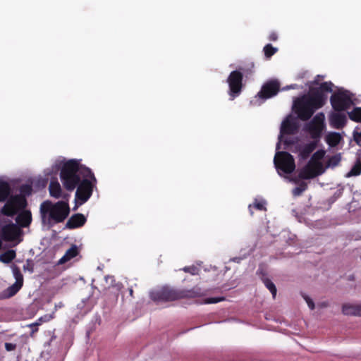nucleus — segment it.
I'll use <instances>...</instances> for the list:
<instances>
[{"instance_id": "0eeeda50", "label": "nucleus", "mask_w": 361, "mask_h": 361, "mask_svg": "<svg viewBox=\"0 0 361 361\" xmlns=\"http://www.w3.org/2000/svg\"><path fill=\"white\" fill-rule=\"evenodd\" d=\"M332 108L336 111H345L359 103L355 94L343 87L338 88L330 98Z\"/></svg>"}, {"instance_id": "4be33fe9", "label": "nucleus", "mask_w": 361, "mask_h": 361, "mask_svg": "<svg viewBox=\"0 0 361 361\" xmlns=\"http://www.w3.org/2000/svg\"><path fill=\"white\" fill-rule=\"evenodd\" d=\"M11 188L8 183L0 180V202H5L10 196Z\"/></svg>"}, {"instance_id": "a19ab883", "label": "nucleus", "mask_w": 361, "mask_h": 361, "mask_svg": "<svg viewBox=\"0 0 361 361\" xmlns=\"http://www.w3.org/2000/svg\"><path fill=\"white\" fill-rule=\"evenodd\" d=\"M5 348L7 351H12L16 348V345L15 343H6Z\"/></svg>"}, {"instance_id": "7c9ffc66", "label": "nucleus", "mask_w": 361, "mask_h": 361, "mask_svg": "<svg viewBox=\"0 0 361 361\" xmlns=\"http://www.w3.org/2000/svg\"><path fill=\"white\" fill-rule=\"evenodd\" d=\"M20 194L17 195H23L25 198L27 196H30L32 192V187L30 184H23L20 187Z\"/></svg>"}, {"instance_id": "bb28decb", "label": "nucleus", "mask_w": 361, "mask_h": 361, "mask_svg": "<svg viewBox=\"0 0 361 361\" xmlns=\"http://www.w3.org/2000/svg\"><path fill=\"white\" fill-rule=\"evenodd\" d=\"M350 120L361 122V107H355L351 111H348Z\"/></svg>"}, {"instance_id": "f704fd0d", "label": "nucleus", "mask_w": 361, "mask_h": 361, "mask_svg": "<svg viewBox=\"0 0 361 361\" xmlns=\"http://www.w3.org/2000/svg\"><path fill=\"white\" fill-rule=\"evenodd\" d=\"M301 295H302V297L303 298V299L307 302L309 308L312 310H314V303L313 300L305 293H302Z\"/></svg>"}, {"instance_id": "4468645a", "label": "nucleus", "mask_w": 361, "mask_h": 361, "mask_svg": "<svg viewBox=\"0 0 361 361\" xmlns=\"http://www.w3.org/2000/svg\"><path fill=\"white\" fill-rule=\"evenodd\" d=\"M318 144L317 140L298 143L295 137V153H298L300 161H305L317 148Z\"/></svg>"}, {"instance_id": "f03ea898", "label": "nucleus", "mask_w": 361, "mask_h": 361, "mask_svg": "<svg viewBox=\"0 0 361 361\" xmlns=\"http://www.w3.org/2000/svg\"><path fill=\"white\" fill-rule=\"evenodd\" d=\"M90 174V168L81 164L79 160L71 159L63 164L60 178L64 188L68 191H73L82 179Z\"/></svg>"}, {"instance_id": "b1692460", "label": "nucleus", "mask_w": 361, "mask_h": 361, "mask_svg": "<svg viewBox=\"0 0 361 361\" xmlns=\"http://www.w3.org/2000/svg\"><path fill=\"white\" fill-rule=\"evenodd\" d=\"M53 318V316L51 314H46L44 317H39L36 322L30 324L29 327H35V329H32V331L30 334L31 336H33V334L38 331V326L41 325L43 322H47L50 321Z\"/></svg>"}, {"instance_id": "ea45409f", "label": "nucleus", "mask_w": 361, "mask_h": 361, "mask_svg": "<svg viewBox=\"0 0 361 361\" xmlns=\"http://www.w3.org/2000/svg\"><path fill=\"white\" fill-rule=\"evenodd\" d=\"M342 194V191L341 190H338L332 197H330L329 201L331 202H334Z\"/></svg>"}, {"instance_id": "412c9836", "label": "nucleus", "mask_w": 361, "mask_h": 361, "mask_svg": "<svg viewBox=\"0 0 361 361\" xmlns=\"http://www.w3.org/2000/svg\"><path fill=\"white\" fill-rule=\"evenodd\" d=\"M342 137L339 133L329 132L325 137L326 142L331 147L337 146Z\"/></svg>"}, {"instance_id": "7ed1b4c3", "label": "nucleus", "mask_w": 361, "mask_h": 361, "mask_svg": "<svg viewBox=\"0 0 361 361\" xmlns=\"http://www.w3.org/2000/svg\"><path fill=\"white\" fill-rule=\"evenodd\" d=\"M201 295L202 290L198 287L180 290L169 286H162L149 293L150 298L157 303L172 302L183 298H193Z\"/></svg>"}, {"instance_id": "2f4dec72", "label": "nucleus", "mask_w": 361, "mask_h": 361, "mask_svg": "<svg viewBox=\"0 0 361 361\" xmlns=\"http://www.w3.org/2000/svg\"><path fill=\"white\" fill-rule=\"evenodd\" d=\"M265 202L264 201H257L255 200V202L253 203V205L250 204L249 205V210L251 215H253V211L252 209V207H253L257 210L260 211H266L267 209L265 207Z\"/></svg>"}, {"instance_id": "c03bdc74", "label": "nucleus", "mask_w": 361, "mask_h": 361, "mask_svg": "<svg viewBox=\"0 0 361 361\" xmlns=\"http://www.w3.org/2000/svg\"><path fill=\"white\" fill-rule=\"evenodd\" d=\"M324 76V75H317L316 76V78H314V80H317V85H319V86L320 85V84H319V80H320V78H323ZM314 85H316V84H313L312 85V87H314Z\"/></svg>"}, {"instance_id": "58836bf2", "label": "nucleus", "mask_w": 361, "mask_h": 361, "mask_svg": "<svg viewBox=\"0 0 361 361\" xmlns=\"http://www.w3.org/2000/svg\"><path fill=\"white\" fill-rule=\"evenodd\" d=\"M224 298H209L206 300V302L207 303H216V302H219L220 301H222L224 300Z\"/></svg>"}, {"instance_id": "9b49d317", "label": "nucleus", "mask_w": 361, "mask_h": 361, "mask_svg": "<svg viewBox=\"0 0 361 361\" xmlns=\"http://www.w3.org/2000/svg\"><path fill=\"white\" fill-rule=\"evenodd\" d=\"M293 88V85H288L286 87L281 89L280 82L276 79H271L265 82L260 91L256 95V97L264 101L276 96L280 90Z\"/></svg>"}, {"instance_id": "20e7f679", "label": "nucleus", "mask_w": 361, "mask_h": 361, "mask_svg": "<svg viewBox=\"0 0 361 361\" xmlns=\"http://www.w3.org/2000/svg\"><path fill=\"white\" fill-rule=\"evenodd\" d=\"M70 213L69 205L64 201H59L53 204L51 201L43 202L40 205V214L42 221H45L47 214H49L48 224H58L64 221Z\"/></svg>"}, {"instance_id": "6e6552de", "label": "nucleus", "mask_w": 361, "mask_h": 361, "mask_svg": "<svg viewBox=\"0 0 361 361\" xmlns=\"http://www.w3.org/2000/svg\"><path fill=\"white\" fill-rule=\"evenodd\" d=\"M97 182L93 172L90 170V174L82 179L75 188V200L76 203L82 205L90 198Z\"/></svg>"}, {"instance_id": "79ce46f5", "label": "nucleus", "mask_w": 361, "mask_h": 361, "mask_svg": "<svg viewBox=\"0 0 361 361\" xmlns=\"http://www.w3.org/2000/svg\"><path fill=\"white\" fill-rule=\"evenodd\" d=\"M257 274L259 275L261 280L263 281V278L267 277L266 272L262 269H259L257 271Z\"/></svg>"}, {"instance_id": "f257e3e1", "label": "nucleus", "mask_w": 361, "mask_h": 361, "mask_svg": "<svg viewBox=\"0 0 361 361\" xmlns=\"http://www.w3.org/2000/svg\"><path fill=\"white\" fill-rule=\"evenodd\" d=\"M317 83V80L305 81V85L308 90L295 97V115L302 121L310 119L318 109L322 108L326 103L328 93L333 92L334 84L331 81L312 87Z\"/></svg>"}, {"instance_id": "9d476101", "label": "nucleus", "mask_w": 361, "mask_h": 361, "mask_svg": "<svg viewBox=\"0 0 361 361\" xmlns=\"http://www.w3.org/2000/svg\"><path fill=\"white\" fill-rule=\"evenodd\" d=\"M27 207V199L23 195H11L6 200L1 212L4 216L13 217Z\"/></svg>"}, {"instance_id": "393cba45", "label": "nucleus", "mask_w": 361, "mask_h": 361, "mask_svg": "<svg viewBox=\"0 0 361 361\" xmlns=\"http://www.w3.org/2000/svg\"><path fill=\"white\" fill-rule=\"evenodd\" d=\"M16 257V251L13 250H8L0 255V262L8 264L11 262Z\"/></svg>"}, {"instance_id": "37998d69", "label": "nucleus", "mask_w": 361, "mask_h": 361, "mask_svg": "<svg viewBox=\"0 0 361 361\" xmlns=\"http://www.w3.org/2000/svg\"><path fill=\"white\" fill-rule=\"evenodd\" d=\"M268 39L270 41H276L278 39V35L276 32H271L269 35Z\"/></svg>"}, {"instance_id": "c9c22d12", "label": "nucleus", "mask_w": 361, "mask_h": 361, "mask_svg": "<svg viewBox=\"0 0 361 361\" xmlns=\"http://www.w3.org/2000/svg\"><path fill=\"white\" fill-rule=\"evenodd\" d=\"M23 269L29 271L30 273L34 271V264L31 259H27L25 264L23 265Z\"/></svg>"}, {"instance_id": "f3484780", "label": "nucleus", "mask_w": 361, "mask_h": 361, "mask_svg": "<svg viewBox=\"0 0 361 361\" xmlns=\"http://www.w3.org/2000/svg\"><path fill=\"white\" fill-rule=\"evenodd\" d=\"M87 219L85 216L80 213L72 215L66 224V228L68 229H75L85 225Z\"/></svg>"}, {"instance_id": "aec40b11", "label": "nucleus", "mask_w": 361, "mask_h": 361, "mask_svg": "<svg viewBox=\"0 0 361 361\" xmlns=\"http://www.w3.org/2000/svg\"><path fill=\"white\" fill-rule=\"evenodd\" d=\"M49 194L54 198H60L61 197V187L57 180H51L49 185Z\"/></svg>"}, {"instance_id": "c85d7f7f", "label": "nucleus", "mask_w": 361, "mask_h": 361, "mask_svg": "<svg viewBox=\"0 0 361 361\" xmlns=\"http://www.w3.org/2000/svg\"><path fill=\"white\" fill-rule=\"evenodd\" d=\"M307 185L304 181H298L295 178V196L300 195L307 189Z\"/></svg>"}, {"instance_id": "09e8293b", "label": "nucleus", "mask_w": 361, "mask_h": 361, "mask_svg": "<svg viewBox=\"0 0 361 361\" xmlns=\"http://www.w3.org/2000/svg\"><path fill=\"white\" fill-rule=\"evenodd\" d=\"M30 328H31V329H32V331H31V332H32V329H35V327H30Z\"/></svg>"}, {"instance_id": "c756f323", "label": "nucleus", "mask_w": 361, "mask_h": 361, "mask_svg": "<svg viewBox=\"0 0 361 361\" xmlns=\"http://www.w3.org/2000/svg\"><path fill=\"white\" fill-rule=\"evenodd\" d=\"M278 51V49L274 47L271 44H266L263 48L264 56L267 59H270Z\"/></svg>"}, {"instance_id": "2eb2a0df", "label": "nucleus", "mask_w": 361, "mask_h": 361, "mask_svg": "<svg viewBox=\"0 0 361 361\" xmlns=\"http://www.w3.org/2000/svg\"><path fill=\"white\" fill-rule=\"evenodd\" d=\"M22 233L21 228L12 222L3 226L1 229V237L5 241L15 240Z\"/></svg>"}, {"instance_id": "49530a36", "label": "nucleus", "mask_w": 361, "mask_h": 361, "mask_svg": "<svg viewBox=\"0 0 361 361\" xmlns=\"http://www.w3.org/2000/svg\"><path fill=\"white\" fill-rule=\"evenodd\" d=\"M294 129H295V133H296V131L298 130V126L297 125L296 123V121H295V127H294Z\"/></svg>"}, {"instance_id": "a18cd8bd", "label": "nucleus", "mask_w": 361, "mask_h": 361, "mask_svg": "<svg viewBox=\"0 0 361 361\" xmlns=\"http://www.w3.org/2000/svg\"><path fill=\"white\" fill-rule=\"evenodd\" d=\"M305 74H307V72H305V73H302V74H299V75H298V78H303V77H304V75H305Z\"/></svg>"}, {"instance_id": "72a5a7b5", "label": "nucleus", "mask_w": 361, "mask_h": 361, "mask_svg": "<svg viewBox=\"0 0 361 361\" xmlns=\"http://www.w3.org/2000/svg\"><path fill=\"white\" fill-rule=\"evenodd\" d=\"M325 155V151L323 149H319L316 151L311 157V161H317L322 159Z\"/></svg>"}, {"instance_id": "a211bd4d", "label": "nucleus", "mask_w": 361, "mask_h": 361, "mask_svg": "<svg viewBox=\"0 0 361 361\" xmlns=\"http://www.w3.org/2000/svg\"><path fill=\"white\" fill-rule=\"evenodd\" d=\"M329 121L331 126L336 129L343 128L347 122V116L343 113L336 112L330 115Z\"/></svg>"}, {"instance_id": "cd10ccee", "label": "nucleus", "mask_w": 361, "mask_h": 361, "mask_svg": "<svg viewBox=\"0 0 361 361\" xmlns=\"http://www.w3.org/2000/svg\"><path fill=\"white\" fill-rule=\"evenodd\" d=\"M263 283L267 288L271 292L274 298H275L277 293V289L274 283L267 277L263 278Z\"/></svg>"}, {"instance_id": "39448f33", "label": "nucleus", "mask_w": 361, "mask_h": 361, "mask_svg": "<svg viewBox=\"0 0 361 361\" xmlns=\"http://www.w3.org/2000/svg\"><path fill=\"white\" fill-rule=\"evenodd\" d=\"M276 149L293 152V102L291 105L290 112L281 124Z\"/></svg>"}, {"instance_id": "6ab92c4d", "label": "nucleus", "mask_w": 361, "mask_h": 361, "mask_svg": "<svg viewBox=\"0 0 361 361\" xmlns=\"http://www.w3.org/2000/svg\"><path fill=\"white\" fill-rule=\"evenodd\" d=\"M342 312L348 316L361 317V305L344 304L342 307Z\"/></svg>"}, {"instance_id": "e433bc0d", "label": "nucleus", "mask_w": 361, "mask_h": 361, "mask_svg": "<svg viewBox=\"0 0 361 361\" xmlns=\"http://www.w3.org/2000/svg\"><path fill=\"white\" fill-rule=\"evenodd\" d=\"M353 137L355 141L360 145L361 142V129L360 131H358V128H356L353 131Z\"/></svg>"}, {"instance_id": "4c0bfd02", "label": "nucleus", "mask_w": 361, "mask_h": 361, "mask_svg": "<svg viewBox=\"0 0 361 361\" xmlns=\"http://www.w3.org/2000/svg\"><path fill=\"white\" fill-rule=\"evenodd\" d=\"M183 271L187 273H190L192 275H195L197 274V268L195 266L191 267H185L183 268Z\"/></svg>"}, {"instance_id": "de8ad7c7", "label": "nucleus", "mask_w": 361, "mask_h": 361, "mask_svg": "<svg viewBox=\"0 0 361 361\" xmlns=\"http://www.w3.org/2000/svg\"><path fill=\"white\" fill-rule=\"evenodd\" d=\"M294 88H295V89H297V88H298V85H297L296 84H295Z\"/></svg>"}, {"instance_id": "dca6fc26", "label": "nucleus", "mask_w": 361, "mask_h": 361, "mask_svg": "<svg viewBox=\"0 0 361 361\" xmlns=\"http://www.w3.org/2000/svg\"><path fill=\"white\" fill-rule=\"evenodd\" d=\"M16 218V225L21 228L29 227L32 221L31 211L29 209H23L18 212Z\"/></svg>"}, {"instance_id": "473e14b6", "label": "nucleus", "mask_w": 361, "mask_h": 361, "mask_svg": "<svg viewBox=\"0 0 361 361\" xmlns=\"http://www.w3.org/2000/svg\"><path fill=\"white\" fill-rule=\"evenodd\" d=\"M341 160V155L340 153L337 154L336 155H334L329 159L328 162H327V166L329 167L334 168L338 165Z\"/></svg>"}, {"instance_id": "5701e85b", "label": "nucleus", "mask_w": 361, "mask_h": 361, "mask_svg": "<svg viewBox=\"0 0 361 361\" xmlns=\"http://www.w3.org/2000/svg\"><path fill=\"white\" fill-rule=\"evenodd\" d=\"M78 254V250L76 245H72L59 259V264H64L71 259L75 257Z\"/></svg>"}, {"instance_id": "423d86ee", "label": "nucleus", "mask_w": 361, "mask_h": 361, "mask_svg": "<svg viewBox=\"0 0 361 361\" xmlns=\"http://www.w3.org/2000/svg\"><path fill=\"white\" fill-rule=\"evenodd\" d=\"M289 150L276 149L274 164L278 174L288 182H293V156Z\"/></svg>"}, {"instance_id": "1a4fd4ad", "label": "nucleus", "mask_w": 361, "mask_h": 361, "mask_svg": "<svg viewBox=\"0 0 361 361\" xmlns=\"http://www.w3.org/2000/svg\"><path fill=\"white\" fill-rule=\"evenodd\" d=\"M325 128V116L323 112L317 113L303 127V130L310 134L312 140H317V142H319Z\"/></svg>"}, {"instance_id": "a878e982", "label": "nucleus", "mask_w": 361, "mask_h": 361, "mask_svg": "<svg viewBox=\"0 0 361 361\" xmlns=\"http://www.w3.org/2000/svg\"><path fill=\"white\" fill-rule=\"evenodd\" d=\"M361 173V159L357 158L352 169L347 173L345 177L357 176Z\"/></svg>"}, {"instance_id": "ddd939ff", "label": "nucleus", "mask_w": 361, "mask_h": 361, "mask_svg": "<svg viewBox=\"0 0 361 361\" xmlns=\"http://www.w3.org/2000/svg\"><path fill=\"white\" fill-rule=\"evenodd\" d=\"M243 75L239 71H233L227 78V82L229 86V94L234 99L238 96L243 88Z\"/></svg>"}, {"instance_id": "f8f14e48", "label": "nucleus", "mask_w": 361, "mask_h": 361, "mask_svg": "<svg viewBox=\"0 0 361 361\" xmlns=\"http://www.w3.org/2000/svg\"><path fill=\"white\" fill-rule=\"evenodd\" d=\"M12 271L16 282L2 292V298H10L14 296L23 286V276L20 268L16 265H13Z\"/></svg>"}]
</instances>
